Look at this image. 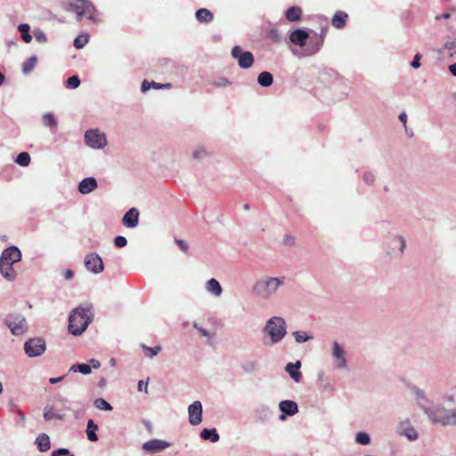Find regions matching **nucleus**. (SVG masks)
I'll list each match as a JSON object with an SVG mask.
<instances>
[{"instance_id": "nucleus-38", "label": "nucleus", "mask_w": 456, "mask_h": 456, "mask_svg": "<svg viewBox=\"0 0 456 456\" xmlns=\"http://www.w3.org/2000/svg\"><path fill=\"white\" fill-rule=\"evenodd\" d=\"M356 442L360 444H369L370 442V436L367 433L360 432L356 435Z\"/></svg>"}, {"instance_id": "nucleus-16", "label": "nucleus", "mask_w": 456, "mask_h": 456, "mask_svg": "<svg viewBox=\"0 0 456 456\" xmlns=\"http://www.w3.org/2000/svg\"><path fill=\"white\" fill-rule=\"evenodd\" d=\"M399 434L406 436L409 440L414 441L418 438V433L416 429L411 426L410 422L403 421L400 424Z\"/></svg>"}, {"instance_id": "nucleus-12", "label": "nucleus", "mask_w": 456, "mask_h": 456, "mask_svg": "<svg viewBox=\"0 0 456 456\" xmlns=\"http://www.w3.org/2000/svg\"><path fill=\"white\" fill-rule=\"evenodd\" d=\"M189 421L191 425H199L202 421V405L200 401L193 402L188 408Z\"/></svg>"}, {"instance_id": "nucleus-1", "label": "nucleus", "mask_w": 456, "mask_h": 456, "mask_svg": "<svg viewBox=\"0 0 456 456\" xmlns=\"http://www.w3.org/2000/svg\"><path fill=\"white\" fill-rule=\"evenodd\" d=\"M93 319L92 307H78L73 311L69 318V330L77 336L82 334Z\"/></svg>"}, {"instance_id": "nucleus-40", "label": "nucleus", "mask_w": 456, "mask_h": 456, "mask_svg": "<svg viewBox=\"0 0 456 456\" xmlns=\"http://www.w3.org/2000/svg\"><path fill=\"white\" fill-rule=\"evenodd\" d=\"M53 418H58V419H61L62 417L61 415H57L55 414L52 408H49V407H45V410H44V419L45 420H51L53 419Z\"/></svg>"}, {"instance_id": "nucleus-23", "label": "nucleus", "mask_w": 456, "mask_h": 456, "mask_svg": "<svg viewBox=\"0 0 456 456\" xmlns=\"http://www.w3.org/2000/svg\"><path fill=\"white\" fill-rule=\"evenodd\" d=\"M285 15L288 20L297 21L301 19L302 10L297 6H292L286 11Z\"/></svg>"}, {"instance_id": "nucleus-56", "label": "nucleus", "mask_w": 456, "mask_h": 456, "mask_svg": "<svg viewBox=\"0 0 456 456\" xmlns=\"http://www.w3.org/2000/svg\"><path fill=\"white\" fill-rule=\"evenodd\" d=\"M364 180L366 181V183H370L373 182L374 180V177L371 174H365L364 175Z\"/></svg>"}, {"instance_id": "nucleus-50", "label": "nucleus", "mask_w": 456, "mask_h": 456, "mask_svg": "<svg viewBox=\"0 0 456 456\" xmlns=\"http://www.w3.org/2000/svg\"><path fill=\"white\" fill-rule=\"evenodd\" d=\"M138 390L139 391H142L144 390L145 393H148V381L146 382L145 385H143V381L142 380H140L138 382Z\"/></svg>"}, {"instance_id": "nucleus-34", "label": "nucleus", "mask_w": 456, "mask_h": 456, "mask_svg": "<svg viewBox=\"0 0 456 456\" xmlns=\"http://www.w3.org/2000/svg\"><path fill=\"white\" fill-rule=\"evenodd\" d=\"M43 123L45 126H48V127H56L57 126V120L52 113H45L43 116Z\"/></svg>"}, {"instance_id": "nucleus-35", "label": "nucleus", "mask_w": 456, "mask_h": 456, "mask_svg": "<svg viewBox=\"0 0 456 456\" xmlns=\"http://www.w3.org/2000/svg\"><path fill=\"white\" fill-rule=\"evenodd\" d=\"M94 405L98 410L111 411L112 406L103 398L94 400Z\"/></svg>"}, {"instance_id": "nucleus-17", "label": "nucleus", "mask_w": 456, "mask_h": 456, "mask_svg": "<svg viewBox=\"0 0 456 456\" xmlns=\"http://www.w3.org/2000/svg\"><path fill=\"white\" fill-rule=\"evenodd\" d=\"M309 35L303 29H296L291 32L289 39L290 41L299 46H305Z\"/></svg>"}, {"instance_id": "nucleus-36", "label": "nucleus", "mask_w": 456, "mask_h": 456, "mask_svg": "<svg viewBox=\"0 0 456 456\" xmlns=\"http://www.w3.org/2000/svg\"><path fill=\"white\" fill-rule=\"evenodd\" d=\"M16 163L21 167H27L30 163V156L28 152H21L17 156Z\"/></svg>"}, {"instance_id": "nucleus-33", "label": "nucleus", "mask_w": 456, "mask_h": 456, "mask_svg": "<svg viewBox=\"0 0 456 456\" xmlns=\"http://www.w3.org/2000/svg\"><path fill=\"white\" fill-rule=\"evenodd\" d=\"M69 370L74 372L79 371L83 374H89L91 372V366L86 363L75 364L70 367Z\"/></svg>"}, {"instance_id": "nucleus-37", "label": "nucleus", "mask_w": 456, "mask_h": 456, "mask_svg": "<svg viewBox=\"0 0 456 456\" xmlns=\"http://www.w3.org/2000/svg\"><path fill=\"white\" fill-rule=\"evenodd\" d=\"M142 349L145 354L151 358L157 355V354L161 350V346H156L155 347H150L145 345H142Z\"/></svg>"}, {"instance_id": "nucleus-28", "label": "nucleus", "mask_w": 456, "mask_h": 456, "mask_svg": "<svg viewBox=\"0 0 456 456\" xmlns=\"http://www.w3.org/2000/svg\"><path fill=\"white\" fill-rule=\"evenodd\" d=\"M200 437L204 440H210L213 443H216L219 440V435L217 434L216 428H204L200 433Z\"/></svg>"}, {"instance_id": "nucleus-55", "label": "nucleus", "mask_w": 456, "mask_h": 456, "mask_svg": "<svg viewBox=\"0 0 456 456\" xmlns=\"http://www.w3.org/2000/svg\"><path fill=\"white\" fill-rule=\"evenodd\" d=\"M89 362H90V364H91V365H90V366H91V369H92V368H94V369H98V368H100V366H101L100 362H99L98 360H95V359H91V360L89 361Z\"/></svg>"}, {"instance_id": "nucleus-14", "label": "nucleus", "mask_w": 456, "mask_h": 456, "mask_svg": "<svg viewBox=\"0 0 456 456\" xmlns=\"http://www.w3.org/2000/svg\"><path fill=\"white\" fill-rule=\"evenodd\" d=\"M169 446V443L162 440L152 439L143 444L142 449L147 452H159Z\"/></svg>"}, {"instance_id": "nucleus-25", "label": "nucleus", "mask_w": 456, "mask_h": 456, "mask_svg": "<svg viewBox=\"0 0 456 456\" xmlns=\"http://www.w3.org/2000/svg\"><path fill=\"white\" fill-rule=\"evenodd\" d=\"M206 289L210 293L214 294L215 296L218 297L222 294V287L217 280L212 278L210 279L206 285Z\"/></svg>"}, {"instance_id": "nucleus-27", "label": "nucleus", "mask_w": 456, "mask_h": 456, "mask_svg": "<svg viewBox=\"0 0 456 456\" xmlns=\"http://www.w3.org/2000/svg\"><path fill=\"white\" fill-rule=\"evenodd\" d=\"M257 82L264 87L270 86L273 82V75L268 71H263L258 75Z\"/></svg>"}, {"instance_id": "nucleus-2", "label": "nucleus", "mask_w": 456, "mask_h": 456, "mask_svg": "<svg viewBox=\"0 0 456 456\" xmlns=\"http://www.w3.org/2000/svg\"><path fill=\"white\" fill-rule=\"evenodd\" d=\"M64 10L66 12H75L77 21L82 20L83 18L95 20V9L88 0H75L73 2H69L65 4Z\"/></svg>"}, {"instance_id": "nucleus-21", "label": "nucleus", "mask_w": 456, "mask_h": 456, "mask_svg": "<svg viewBox=\"0 0 456 456\" xmlns=\"http://www.w3.org/2000/svg\"><path fill=\"white\" fill-rule=\"evenodd\" d=\"M13 264L0 263V272L8 281H13L16 278V272L12 267Z\"/></svg>"}, {"instance_id": "nucleus-51", "label": "nucleus", "mask_w": 456, "mask_h": 456, "mask_svg": "<svg viewBox=\"0 0 456 456\" xmlns=\"http://www.w3.org/2000/svg\"><path fill=\"white\" fill-rule=\"evenodd\" d=\"M399 120L403 124L405 130L407 131L406 122H407V116L405 112H402L399 115Z\"/></svg>"}, {"instance_id": "nucleus-39", "label": "nucleus", "mask_w": 456, "mask_h": 456, "mask_svg": "<svg viewBox=\"0 0 456 456\" xmlns=\"http://www.w3.org/2000/svg\"><path fill=\"white\" fill-rule=\"evenodd\" d=\"M267 38L271 39L272 41L278 43L281 41V37L277 28H272L267 31Z\"/></svg>"}, {"instance_id": "nucleus-52", "label": "nucleus", "mask_w": 456, "mask_h": 456, "mask_svg": "<svg viewBox=\"0 0 456 456\" xmlns=\"http://www.w3.org/2000/svg\"><path fill=\"white\" fill-rule=\"evenodd\" d=\"M284 242H285V244L291 246L295 243V238L292 236L287 235L284 238Z\"/></svg>"}, {"instance_id": "nucleus-59", "label": "nucleus", "mask_w": 456, "mask_h": 456, "mask_svg": "<svg viewBox=\"0 0 456 456\" xmlns=\"http://www.w3.org/2000/svg\"><path fill=\"white\" fill-rule=\"evenodd\" d=\"M63 379H64V377H63V376L59 377V378H51V379H49V382H50V383H52V384H56V383H58V382L61 381Z\"/></svg>"}, {"instance_id": "nucleus-64", "label": "nucleus", "mask_w": 456, "mask_h": 456, "mask_svg": "<svg viewBox=\"0 0 456 456\" xmlns=\"http://www.w3.org/2000/svg\"><path fill=\"white\" fill-rule=\"evenodd\" d=\"M19 414H20V417L22 419H24V415H23V413H22L21 411H19Z\"/></svg>"}, {"instance_id": "nucleus-53", "label": "nucleus", "mask_w": 456, "mask_h": 456, "mask_svg": "<svg viewBox=\"0 0 456 456\" xmlns=\"http://www.w3.org/2000/svg\"><path fill=\"white\" fill-rule=\"evenodd\" d=\"M322 42H323V35H322L320 37V38L316 39V43H315L316 47H315V50L314 51V53H316L321 48Z\"/></svg>"}, {"instance_id": "nucleus-31", "label": "nucleus", "mask_w": 456, "mask_h": 456, "mask_svg": "<svg viewBox=\"0 0 456 456\" xmlns=\"http://www.w3.org/2000/svg\"><path fill=\"white\" fill-rule=\"evenodd\" d=\"M37 62V58L36 56H31L30 58H28L22 65L23 73H29L35 68Z\"/></svg>"}, {"instance_id": "nucleus-62", "label": "nucleus", "mask_w": 456, "mask_h": 456, "mask_svg": "<svg viewBox=\"0 0 456 456\" xmlns=\"http://www.w3.org/2000/svg\"><path fill=\"white\" fill-rule=\"evenodd\" d=\"M399 240H400V243H401V251L403 250L404 247H405V240L401 237L399 238Z\"/></svg>"}, {"instance_id": "nucleus-8", "label": "nucleus", "mask_w": 456, "mask_h": 456, "mask_svg": "<svg viewBox=\"0 0 456 456\" xmlns=\"http://www.w3.org/2000/svg\"><path fill=\"white\" fill-rule=\"evenodd\" d=\"M86 142L92 148L101 149L107 144L105 134L99 130H88L85 134Z\"/></svg>"}, {"instance_id": "nucleus-63", "label": "nucleus", "mask_w": 456, "mask_h": 456, "mask_svg": "<svg viewBox=\"0 0 456 456\" xmlns=\"http://www.w3.org/2000/svg\"><path fill=\"white\" fill-rule=\"evenodd\" d=\"M451 16L450 13H444L441 18H444V19H448L449 17Z\"/></svg>"}, {"instance_id": "nucleus-61", "label": "nucleus", "mask_w": 456, "mask_h": 456, "mask_svg": "<svg viewBox=\"0 0 456 456\" xmlns=\"http://www.w3.org/2000/svg\"><path fill=\"white\" fill-rule=\"evenodd\" d=\"M449 69L452 75L456 76V63L450 65Z\"/></svg>"}, {"instance_id": "nucleus-60", "label": "nucleus", "mask_w": 456, "mask_h": 456, "mask_svg": "<svg viewBox=\"0 0 456 456\" xmlns=\"http://www.w3.org/2000/svg\"><path fill=\"white\" fill-rule=\"evenodd\" d=\"M194 327L199 330V331L201 333L202 336L210 338L209 333L206 330L198 328L196 324L194 325Z\"/></svg>"}, {"instance_id": "nucleus-26", "label": "nucleus", "mask_w": 456, "mask_h": 456, "mask_svg": "<svg viewBox=\"0 0 456 456\" xmlns=\"http://www.w3.org/2000/svg\"><path fill=\"white\" fill-rule=\"evenodd\" d=\"M36 443L40 452H47L50 449V438L46 434L39 435Z\"/></svg>"}, {"instance_id": "nucleus-47", "label": "nucleus", "mask_w": 456, "mask_h": 456, "mask_svg": "<svg viewBox=\"0 0 456 456\" xmlns=\"http://www.w3.org/2000/svg\"><path fill=\"white\" fill-rule=\"evenodd\" d=\"M420 58H421V55L419 53L415 54L414 58H413V60H412V61L411 63L412 68H414V69L419 68V66H420V62H419Z\"/></svg>"}, {"instance_id": "nucleus-32", "label": "nucleus", "mask_w": 456, "mask_h": 456, "mask_svg": "<svg viewBox=\"0 0 456 456\" xmlns=\"http://www.w3.org/2000/svg\"><path fill=\"white\" fill-rule=\"evenodd\" d=\"M88 40L89 36L87 34H81L75 38L74 46L77 49H81L88 43Z\"/></svg>"}, {"instance_id": "nucleus-6", "label": "nucleus", "mask_w": 456, "mask_h": 456, "mask_svg": "<svg viewBox=\"0 0 456 456\" xmlns=\"http://www.w3.org/2000/svg\"><path fill=\"white\" fill-rule=\"evenodd\" d=\"M232 55L234 59L238 60L239 66L241 69H248L254 63V56L251 52H243L242 48L236 45L232 50Z\"/></svg>"}, {"instance_id": "nucleus-5", "label": "nucleus", "mask_w": 456, "mask_h": 456, "mask_svg": "<svg viewBox=\"0 0 456 456\" xmlns=\"http://www.w3.org/2000/svg\"><path fill=\"white\" fill-rule=\"evenodd\" d=\"M265 330L271 337L273 343L280 341L286 334V324L282 318L273 317L265 326Z\"/></svg>"}, {"instance_id": "nucleus-57", "label": "nucleus", "mask_w": 456, "mask_h": 456, "mask_svg": "<svg viewBox=\"0 0 456 456\" xmlns=\"http://www.w3.org/2000/svg\"><path fill=\"white\" fill-rule=\"evenodd\" d=\"M74 273L71 270H66L64 272V278L69 280V279H71L73 277Z\"/></svg>"}, {"instance_id": "nucleus-9", "label": "nucleus", "mask_w": 456, "mask_h": 456, "mask_svg": "<svg viewBox=\"0 0 456 456\" xmlns=\"http://www.w3.org/2000/svg\"><path fill=\"white\" fill-rule=\"evenodd\" d=\"M5 323L10 328L11 332L15 336L23 334L27 330L26 320L21 315L11 316L5 321Z\"/></svg>"}, {"instance_id": "nucleus-7", "label": "nucleus", "mask_w": 456, "mask_h": 456, "mask_svg": "<svg viewBox=\"0 0 456 456\" xmlns=\"http://www.w3.org/2000/svg\"><path fill=\"white\" fill-rule=\"evenodd\" d=\"M24 351L28 357H37L45 351V343L42 338H31L24 345Z\"/></svg>"}, {"instance_id": "nucleus-10", "label": "nucleus", "mask_w": 456, "mask_h": 456, "mask_svg": "<svg viewBox=\"0 0 456 456\" xmlns=\"http://www.w3.org/2000/svg\"><path fill=\"white\" fill-rule=\"evenodd\" d=\"M85 266L94 273H100L104 268L102 257L97 253H90L86 256Z\"/></svg>"}, {"instance_id": "nucleus-44", "label": "nucleus", "mask_w": 456, "mask_h": 456, "mask_svg": "<svg viewBox=\"0 0 456 456\" xmlns=\"http://www.w3.org/2000/svg\"><path fill=\"white\" fill-rule=\"evenodd\" d=\"M52 456H74V455L70 454L69 451L68 449L61 448V449L53 451L52 452Z\"/></svg>"}, {"instance_id": "nucleus-11", "label": "nucleus", "mask_w": 456, "mask_h": 456, "mask_svg": "<svg viewBox=\"0 0 456 456\" xmlns=\"http://www.w3.org/2000/svg\"><path fill=\"white\" fill-rule=\"evenodd\" d=\"M21 259V253L20 249L15 247L12 246L7 248H5L0 257V263H5V264H15L20 261Z\"/></svg>"}, {"instance_id": "nucleus-19", "label": "nucleus", "mask_w": 456, "mask_h": 456, "mask_svg": "<svg viewBox=\"0 0 456 456\" xmlns=\"http://www.w3.org/2000/svg\"><path fill=\"white\" fill-rule=\"evenodd\" d=\"M332 354L338 360V368H345L346 366L343 347L337 342L333 344Z\"/></svg>"}, {"instance_id": "nucleus-29", "label": "nucleus", "mask_w": 456, "mask_h": 456, "mask_svg": "<svg viewBox=\"0 0 456 456\" xmlns=\"http://www.w3.org/2000/svg\"><path fill=\"white\" fill-rule=\"evenodd\" d=\"M300 362H297L296 364H292L291 362H289L286 366V370L289 373L290 377L297 382H298L301 378L300 372L297 371V369L300 367Z\"/></svg>"}, {"instance_id": "nucleus-42", "label": "nucleus", "mask_w": 456, "mask_h": 456, "mask_svg": "<svg viewBox=\"0 0 456 456\" xmlns=\"http://www.w3.org/2000/svg\"><path fill=\"white\" fill-rule=\"evenodd\" d=\"M294 337L297 342L303 343L310 339V337L306 336L304 332L296 331Z\"/></svg>"}, {"instance_id": "nucleus-43", "label": "nucleus", "mask_w": 456, "mask_h": 456, "mask_svg": "<svg viewBox=\"0 0 456 456\" xmlns=\"http://www.w3.org/2000/svg\"><path fill=\"white\" fill-rule=\"evenodd\" d=\"M242 369L246 372H253L256 370V363L248 361L242 364Z\"/></svg>"}, {"instance_id": "nucleus-49", "label": "nucleus", "mask_w": 456, "mask_h": 456, "mask_svg": "<svg viewBox=\"0 0 456 456\" xmlns=\"http://www.w3.org/2000/svg\"><path fill=\"white\" fill-rule=\"evenodd\" d=\"M176 243L178 245V247L180 248V249L183 252H187L188 250V245L187 243L184 241V240H176Z\"/></svg>"}, {"instance_id": "nucleus-58", "label": "nucleus", "mask_w": 456, "mask_h": 456, "mask_svg": "<svg viewBox=\"0 0 456 456\" xmlns=\"http://www.w3.org/2000/svg\"><path fill=\"white\" fill-rule=\"evenodd\" d=\"M454 44L455 42L454 41H449L447 42L445 45H444V48L447 49V50H452L453 47H454Z\"/></svg>"}, {"instance_id": "nucleus-46", "label": "nucleus", "mask_w": 456, "mask_h": 456, "mask_svg": "<svg viewBox=\"0 0 456 456\" xmlns=\"http://www.w3.org/2000/svg\"><path fill=\"white\" fill-rule=\"evenodd\" d=\"M170 87H171L170 83L159 84V83H157L154 81L151 82V88L160 89V88H170Z\"/></svg>"}, {"instance_id": "nucleus-45", "label": "nucleus", "mask_w": 456, "mask_h": 456, "mask_svg": "<svg viewBox=\"0 0 456 456\" xmlns=\"http://www.w3.org/2000/svg\"><path fill=\"white\" fill-rule=\"evenodd\" d=\"M127 240L124 236H118L115 238V245L118 248H123L126 245Z\"/></svg>"}, {"instance_id": "nucleus-3", "label": "nucleus", "mask_w": 456, "mask_h": 456, "mask_svg": "<svg viewBox=\"0 0 456 456\" xmlns=\"http://www.w3.org/2000/svg\"><path fill=\"white\" fill-rule=\"evenodd\" d=\"M433 423L446 425H456V410H446L436 408L425 411Z\"/></svg>"}, {"instance_id": "nucleus-18", "label": "nucleus", "mask_w": 456, "mask_h": 456, "mask_svg": "<svg viewBox=\"0 0 456 456\" xmlns=\"http://www.w3.org/2000/svg\"><path fill=\"white\" fill-rule=\"evenodd\" d=\"M347 20L348 14L346 12L338 11L331 19V25L336 28L341 29L346 27Z\"/></svg>"}, {"instance_id": "nucleus-13", "label": "nucleus", "mask_w": 456, "mask_h": 456, "mask_svg": "<svg viewBox=\"0 0 456 456\" xmlns=\"http://www.w3.org/2000/svg\"><path fill=\"white\" fill-rule=\"evenodd\" d=\"M139 211L135 208H130L123 216L122 224L127 228H134L138 224Z\"/></svg>"}, {"instance_id": "nucleus-15", "label": "nucleus", "mask_w": 456, "mask_h": 456, "mask_svg": "<svg viewBox=\"0 0 456 456\" xmlns=\"http://www.w3.org/2000/svg\"><path fill=\"white\" fill-rule=\"evenodd\" d=\"M97 188V181L94 177L83 179L78 185V191L82 194H88Z\"/></svg>"}, {"instance_id": "nucleus-4", "label": "nucleus", "mask_w": 456, "mask_h": 456, "mask_svg": "<svg viewBox=\"0 0 456 456\" xmlns=\"http://www.w3.org/2000/svg\"><path fill=\"white\" fill-rule=\"evenodd\" d=\"M282 283L283 278H267L255 284L254 292L260 297L268 298Z\"/></svg>"}, {"instance_id": "nucleus-41", "label": "nucleus", "mask_w": 456, "mask_h": 456, "mask_svg": "<svg viewBox=\"0 0 456 456\" xmlns=\"http://www.w3.org/2000/svg\"><path fill=\"white\" fill-rule=\"evenodd\" d=\"M80 85V80L77 76H72L67 80V86L69 88H77Z\"/></svg>"}, {"instance_id": "nucleus-30", "label": "nucleus", "mask_w": 456, "mask_h": 456, "mask_svg": "<svg viewBox=\"0 0 456 456\" xmlns=\"http://www.w3.org/2000/svg\"><path fill=\"white\" fill-rule=\"evenodd\" d=\"M18 29L21 34L22 39L26 43H30L32 40V37L29 34L30 27L28 24H20L19 25Z\"/></svg>"}, {"instance_id": "nucleus-22", "label": "nucleus", "mask_w": 456, "mask_h": 456, "mask_svg": "<svg viewBox=\"0 0 456 456\" xmlns=\"http://www.w3.org/2000/svg\"><path fill=\"white\" fill-rule=\"evenodd\" d=\"M196 19L201 23H208L214 20L213 13L206 8L199 9L195 13Z\"/></svg>"}, {"instance_id": "nucleus-48", "label": "nucleus", "mask_w": 456, "mask_h": 456, "mask_svg": "<svg viewBox=\"0 0 456 456\" xmlns=\"http://www.w3.org/2000/svg\"><path fill=\"white\" fill-rule=\"evenodd\" d=\"M207 155H208V153L204 149H199L193 152V158L197 159H200L202 157H205Z\"/></svg>"}, {"instance_id": "nucleus-20", "label": "nucleus", "mask_w": 456, "mask_h": 456, "mask_svg": "<svg viewBox=\"0 0 456 456\" xmlns=\"http://www.w3.org/2000/svg\"><path fill=\"white\" fill-rule=\"evenodd\" d=\"M280 410L288 415H294L298 411L297 404L290 400L281 401L279 404Z\"/></svg>"}, {"instance_id": "nucleus-54", "label": "nucleus", "mask_w": 456, "mask_h": 456, "mask_svg": "<svg viewBox=\"0 0 456 456\" xmlns=\"http://www.w3.org/2000/svg\"><path fill=\"white\" fill-rule=\"evenodd\" d=\"M151 88V82L147 81V80H144L142 83V86H141V89L142 92H146L148 91L149 89Z\"/></svg>"}, {"instance_id": "nucleus-24", "label": "nucleus", "mask_w": 456, "mask_h": 456, "mask_svg": "<svg viewBox=\"0 0 456 456\" xmlns=\"http://www.w3.org/2000/svg\"><path fill=\"white\" fill-rule=\"evenodd\" d=\"M96 430H98V426L93 419H89L86 425V436L91 442H96L98 440V436L95 433Z\"/></svg>"}]
</instances>
